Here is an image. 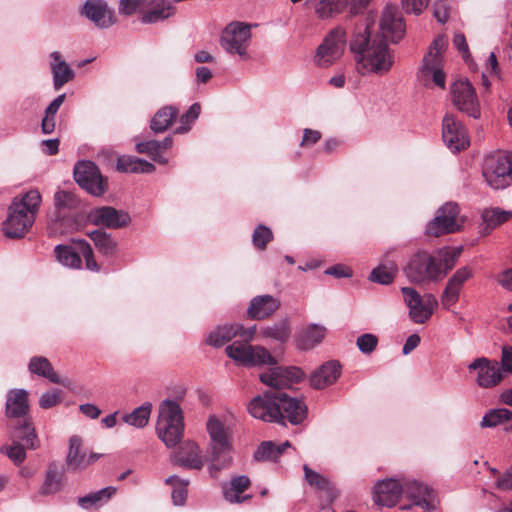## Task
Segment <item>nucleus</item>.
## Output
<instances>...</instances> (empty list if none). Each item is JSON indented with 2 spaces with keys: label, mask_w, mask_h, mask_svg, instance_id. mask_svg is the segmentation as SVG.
<instances>
[{
  "label": "nucleus",
  "mask_w": 512,
  "mask_h": 512,
  "mask_svg": "<svg viewBox=\"0 0 512 512\" xmlns=\"http://www.w3.org/2000/svg\"><path fill=\"white\" fill-rule=\"evenodd\" d=\"M396 276L397 274L390 273V270H386L382 268L381 265H378L372 270L369 279L375 283L389 285L394 281Z\"/></svg>",
  "instance_id": "nucleus-55"
},
{
  "label": "nucleus",
  "mask_w": 512,
  "mask_h": 512,
  "mask_svg": "<svg viewBox=\"0 0 512 512\" xmlns=\"http://www.w3.org/2000/svg\"><path fill=\"white\" fill-rule=\"evenodd\" d=\"M225 351L228 357L243 366H271L268 371L260 374V380L278 391L265 392L262 396L254 397L248 405L251 416L265 422L281 424H284V419H288L293 425L303 422L307 415L306 404L280 391L303 379L304 373L300 368L277 366L276 358L260 345L252 346L235 341Z\"/></svg>",
  "instance_id": "nucleus-1"
},
{
  "label": "nucleus",
  "mask_w": 512,
  "mask_h": 512,
  "mask_svg": "<svg viewBox=\"0 0 512 512\" xmlns=\"http://www.w3.org/2000/svg\"><path fill=\"white\" fill-rule=\"evenodd\" d=\"M100 454L91 453L86 456L82 448V439L74 435L69 440V451L66 457L68 470L79 471L87 468L90 464L98 460Z\"/></svg>",
  "instance_id": "nucleus-21"
},
{
  "label": "nucleus",
  "mask_w": 512,
  "mask_h": 512,
  "mask_svg": "<svg viewBox=\"0 0 512 512\" xmlns=\"http://www.w3.org/2000/svg\"><path fill=\"white\" fill-rule=\"evenodd\" d=\"M374 24L375 16L370 14L363 22L356 25L350 40V50L361 74L383 76L394 64V55L389 49L387 39L393 43L402 39L405 24L393 5L385 7L380 21L381 33H373Z\"/></svg>",
  "instance_id": "nucleus-2"
},
{
  "label": "nucleus",
  "mask_w": 512,
  "mask_h": 512,
  "mask_svg": "<svg viewBox=\"0 0 512 512\" xmlns=\"http://www.w3.org/2000/svg\"><path fill=\"white\" fill-rule=\"evenodd\" d=\"M179 114V110L174 106H164L159 109L153 116L150 128L155 133H162L166 131L175 121Z\"/></svg>",
  "instance_id": "nucleus-32"
},
{
  "label": "nucleus",
  "mask_w": 512,
  "mask_h": 512,
  "mask_svg": "<svg viewBox=\"0 0 512 512\" xmlns=\"http://www.w3.org/2000/svg\"><path fill=\"white\" fill-rule=\"evenodd\" d=\"M326 335V328L318 324H311L303 329L297 337V346L301 350H310L322 342Z\"/></svg>",
  "instance_id": "nucleus-30"
},
{
  "label": "nucleus",
  "mask_w": 512,
  "mask_h": 512,
  "mask_svg": "<svg viewBox=\"0 0 512 512\" xmlns=\"http://www.w3.org/2000/svg\"><path fill=\"white\" fill-rule=\"evenodd\" d=\"M51 71L53 74V85L55 90H59L66 83L74 79L75 73L70 66L61 59V54L57 51L51 53Z\"/></svg>",
  "instance_id": "nucleus-28"
},
{
  "label": "nucleus",
  "mask_w": 512,
  "mask_h": 512,
  "mask_svg": "<svg viewBox=\"0 0 512 512\" xmlns=\"http://www.w3.org/2000/svg\"><path fill=\"white\" fill-rule=\"evenodd\" d=\"M280 307V300L272 295H258L251 299L247 309V317L263 320L272 316Z\"/></svg>",
  "instance_id": "nucleus-23"
},
{
  "label": "nucleus",
  "mask_w": 512,
  "mask_h": 512,
  "mask_svg": "<svg viewBox=\"0 0 512 512\" xmlns=\"http://www.w3.org/2000/svg\"><path fill=\"white\" fill-rule=\"evenodd\" d=\"M447 38L444 35H438L430 44L428 53L424 56L423 63H442V54L447 47Z\"/></svg>",
  "instance_id": "nucleus-45"
},
{
  "label": "nucleus",
  "mask_w": 512,
  "mask_h": 512,
  "mask_svg": "<svg viewBox=\"0 0 512 512\" xmlns=\"http://www.w3.org/2000/svg\"><path fill=\"white\" fill-rule=\"evenodd\" d=\"M462 248H442L437 250L435 256L441 263L442 279L455 266L457 259L461 255Z\"/></svg>",
  "instance_id": "nucleus-41"
},
{
  "label": "nucleus",
  "mask_w": 512,
  "mask_h": 512,
  "mask_svg": "<svg viewBox=\"0 0 512 512\" xmlns=\"http://www.w3.org/2000/svg\"><path fill=\"white\" fill-rule=\"evenodd\" d=\"M251 26L241 22L229 24L222 33V47L229 53H236L247 59V47L251 38Z\"/></svg>",
  "instance_id": "nucleus-12"
},
{
  "label": "nucleus",
  "mask_w": 512,
  "mask_h": 512,
  "mask_svg": "<svg viewBox=\"0 0 512 512\" xmlns=\"http://www.w3.org/2000/svg\"><path fill=\"white\" fill-rule=\"evenodd\" d=\"M115 493L116 488L109 486L99 491L79 497L77 502L83 509H90L92 507L99 508L107 503L115 495Z\"/></svg>",
  "instance_id": "nucleus-34"
},
{
  "label": "nucleus",
  "mask_w": 512,
  "mask_h": 512,
  "mask_svg": "<svg viewBox=\"0 0 512 512\" xmlns=\"http://www.w3.org/2000/svg\"><path fill=\"white\" fill-rule=\"evenodd\" d=\"M453 44L458 49V51L462 53L465 60L470 56L468 44L463 33H456L454 35Z\"/></svg>",
  "instance_id": "nucleus-63"
},
{
  "label": "nucleus",
  "mask_w": 512,
  "mask_h": 512,
  "mask_svg": "<svg viewBox=\"0 0 512 512\" xmlns=\"http://www.w3.org/2000/svg\"><path fill=\"white\" fill-rule=\"evenodd\" d=\"M82 14L100 28H108L116 22L114 12L103 0H87L82 8Z\"/></svg>",
  "instance_id": "nucleus-19"
},
{
  "label": "nucleus",
  "mask_w": 512,
  "mask_h": 512,
  "mask_svg": "<svg viewBox=\"0 0 512 512\" xmlns=\"http://www.w3.org/2000/svg\"><path fill=\"white\" fill-rule=\"evenodd\" d=\"M429 0H402V7L407 13L421 14L428 6Z\"/></svg>",
  "instance_id": "nucleus-59"
},
{
  "label": "nucleus",
  "mask_w": 512,
  "mask_h": 512,
  "mask_svg": "<svg viewBox=\"0 0 512 512\" xmlns=\"http://www.w3.org/2000/svg\"><path fill=\"white\" fill-rule=\"evenodd\" d=\"M250 484V479L247 476L241 475L232 478L231 489L224 492L226 500L229 502H240V497L237 494L247 490Z\"/></svg>",
  "instance_id": "nucleus-48"
},
{
  "label": "nucleus",
  "mask_w": 512,
  "mask_h": 512,
  "mask_svg": "<svg viewBox=\"0 0 512 512\" xmlns=\"http://www.w3.org/2000/svg\"><path fill=\"white\" fill-rule=\"evenodd\" d=\"M454 106L470 117H480V105L474 87L468 80H457L451 86Z\"/></svg>",
  "instance_id": "nucleus-11"
},
{
  "label": "nucleus",
  "mask_w": 512,
  "mask_h": 512,
  "mask_svg": "<svg viewBox=\"0 0 512 512\" xmlns=\"http://www.w3.org/2000/svg\"><path fill=\"white\" fill-rule=\"evenodd\" d=\"M470 371H476V382L482 388H492L503 379V372L496 360L486 357L475 359L469 366Z\"/></svg>",
  "instance_id": "nucleus-16"
},
{
  "label": "nucleus",
  "mask_w": 512,
  "mask_h": 512,
  "mask_svg": "<svg viewBox=\"0 0 512 512\" xmlns=\"http://www.w3.org/2000/svg\"><path fill=\"white\" fill-rule=\"evenodd\" d=\"M200 112H201L200 104L199 103L192 104L190 106V108L188 109V111L180 117L179 121H180L181 125L178 128H176L175 134L187 133L191 128V124L194 123L197 120V118L199 117Z\"/></svg>",
  "instance_id": "nucleus-49"
},
{
  "label": "nucleus",
  "mask_w": 512,
  "mask_h": 512,
  "mask_svg": "<svg viewBox=\"0 0 512 512\" xmlns=\"http://www.w3.org/2000/svg\"><path fill=\"white\" fill-rule=\"evenodd\" d=\"M173 146L172 137H166L162 141L148 140L140 142L136 145L138 153L148 155L153 161L164 165L168 163V158L165 153Z\"/></svg>",
  "instance_id": "nucleus-26"
},
{
  "label": "nucleus",
  "mask_w": 512,
  "mask_h": 512,
  "mask_svg": "<svg viewBox=\"0 0 512 512\" xmlns=\"http://www.w3.org/2000/svg\"><path fill=\"white\" fill-rule=\"evenodd\" d=\"M459 206L448 202L439 208L436 217L430 221L426 228L429 236L439 237L444 234L454 233L460 229L458 224Z\"/></svg>",
  "instance_id": "nucleus-13"
},
{
  "label": "nucleus",
  "mask_w": 512,
  "mask_h": 512,
  "mask_svg": "<svg viewBox=\"0 0 512 512\" xmlns=\"http://www.w3.org/2000/svg\"><path fill=\"white\" fill-rule=\"evenodd\" d=\"M351 0H321L316 7V13L320 18H330L341 12Z\"/></svg>",
  "instance_id": "nucleus-46"
},
{
  "label": "nucleus",
  "mask_w": 512,
  "mask_h": 512,
  "mask_svg": "<svg viewBox=\"0 0 512 512\" xmlns=\"http://www.w3.org/2000/svg\"><path fill=\"white\" fill-rule=\"evenodd\" d=\"M57 260L64 266L71 268H79L81 265V253L77 245H57L54 249Z\"/></svg>",
  "instance_id": "nucleus-37"
},
{
  "label": "nucleus",
  "mask_w": 512,
  "mask_h": 512,
  "mask_svg": "<svg viewBox=\"0 0 512 512\" xmlns=\"http://www.w3.org/2000/svg\"><path fill=\"white\" fill-rule=\"evenodd\" d=\"M273 240V233L270 228L265 225H258L253 232L252 242L256 249L265 250L267 244Z\"/></svg>",
  "instance_id": "nucleus-51"
},
{
  "label": "nucleus",
  "mask_w": 512,
  "mask_h": 512,
  "mask_svg": "<svg viewBox=\"0 0 512 512\" xmlns=\"http://www.w3.org/2000/svg\"><path fill=\"white\" fill-rule=\"evenodd\" d=\"M403 494V484L396 479L379 482L374 491V501L377 505L393 507Z\"/></svg>",
  "instance_id": "nucleus-22"
},
{
  "label": "nucleus",
  "mask_w": 512,
  "mask_h": 512,
  "mask_svg": "<svg viewBox=\"0 0 512 512\" xmlns=\"http://www.w3.org/2000/svg\"><path fill=\"white\" fill-rule=\"evenodd\" d=\"M481 217L484 224L482 231L484 234H488L492 229L512 218V211H505L500 208L485 209Z\"/></svg>",
  "instance_id": "nucleus-35"
},
{
  "label": "nucleus",
  "mask_w": 512,
  "mask_h": 512,
  "mask_svg": "<svg viewBox=\"0 0 512 512\" xmlns=\"http://www.w3.org/2000/svg\"><path fill=\"white\" fill-rule=\"evenodd\" d=\"M434 16L440 23H445L449 18V7L446 0H439L433 6Z\"/></svg>",
  "instance_id": "nucleus-61"
},
{
  "label": "nucleus",
  "mask_w": 512,
  "mask_h": 512,
  "mask_svg": "<svg viewBox=\"0 0 512 512\" xmlns=\"http://www.w3.org/2000/svg\"><path fill=\"white\" fill-rule=\"evenodd\" d=\"M41 204V195L30 190L16 196L8 208L7 219L3 223V232L9 238H22L32 227Z\"/></svg>",
  "instance_id": "nucleus-4"
},
{
  "label": "nucleus",
  "mask_w": 512,
  "mask_h": 512,
  "mask_svg": "<svg viewBox=\"0 0 512 512\" xmlns=\"http://www.w3.org/2000/svg\"><path fill=\"white\" fill-rule=\"evenodd\" d=\"M174 12L175 9L170 2L166 0L152 1L148 10L142 15V22L151 24L163 21L172 16Z\"/></svg>",
  "instance_id": "nucleus-31"
},
{
  "label": "nucleus",
  "mask_w": 512,
  "mask_h": 512,
  "mask_svg": "<svg viewBox=\"0 0 512 512\" xmlns=\"http://www.w3.org/2000/svg\"><path fill=\"white\" fill-rule=\"evenodd\" d=\"M289 446L290 443L288 441L278 446H276L272 441H264L255 451L254 458L257 461H276Z\"/></svg>",
  "instance_id": "nucleus-38"
},
{
  "label": "nucleus",
  "mask_w": 512,
  "mask_h": 512,
  "mask_svg": "<svg viewBox=\"0 0 512 512\" xmlns=\"http://www.w3.org/2000/svg\"><path fill=\"white\" fill-rule=\"evenodd\" d=\"M501 365H502L504 372H509L512 374V347L511 346L505 345L502 347Z\"/></svg>",
  "instance_id": "nucleus-64"
},
{
  "label": "nucleus",
  "mask_w": 512,
  "mask_h": 512,
  "mask_svg": "<svg viewBox=\"0 0 512 512\" xmlns=\"http://www.w3.org/2000/svg\"><path fill=\"white\" fill-rule=\"evenodd\" d=\"M401 292L405 303L409 307V315L412 321L417 324H423L428 321L433 314V310L438 305L435 297L428 294L422 298L420 294L411 287H403Z\"/></svg>",
  "instance_id": "nucleus-10"
},
{
  "label": "nucleus",
  "mask_w": 512,
  "mask_h": 512,
  "mask_svg": "<svg viewBox=\"0 0 512 512\" xmlns=\"http://www.w3.org/2000/svg\"><path fill=\"white\" fill-rule=\"evenodd\" d=\"M29 371L39 376L47 378L52 383H61L58 374L54 371L50 361L42 356L31 358L29 363Z\"/></svg>",
  "instance_id": "nucleus-36"
},
{
  "label": "nucleus",
  "mask_w": 512,
  "mask_h": 512,
  "mask_svg": "<svg viewBox=\"0 0 512 512\" xmlns=\"http://www.w3.org/2000/svg\"><path fill=\"white\" fill-rule=\"evenodd\" d=\"M256 326L245 329L241 324L223 325L212 331L207 343L214 347H221L234 337L239 336L244 342H249L254 338Z\"/></svg>",
  "instance_id": "nucleus-18"
},
{
  "label": "nucleus",
  "mask_w": 512,
  "mask_h": 512,
  "mask_svg": "<svg viewBox=\"0 0 512 512\" xmlns=\"http://www.w3.org/2000/svg\"><path fill=\"white\" fill-rule=\"evenodd\" d=\"M304 472L305 478L311 486H314L320 490H325L328 488L329 482L324 476L310 469L307 465H304Z\"/></svg>",
  "instance_id": "nucleus-57"
},
{
  "label": "nucleus",
  "mask_w": 512,
  "mask_h": 512,
  "mask_svg": "<svg viewBox=\"0 0 512 512\" xmlns=\"http://www.w3.org/2000/svg\"><path fill=\"white\" fill-rule=\"evenodd\" d=\"M321 139V133L318 130L304 129L301 141L302 147H311Z\"/></svg>",
  "instance_id": "nucleus-62"
},
{
  "label": "nucleus",
  "mask_w": 512,
  "mask_h": 512,
  "mask_svg": "<svg viewBox=\"0 0 512 512\" xmlns=\"http://www.w3.org/2000/svg\"><path fill=\"white\" fill-rule=\"evenodd\" d=\"M346 32L342 27H335L318 46L314 62L318 67H329L341 58L346 45Z\"/></svg>",
  "instance_id": "nucleus-9"
},
{
  "label": "nucleus",
  "mask_w": 512,
  "mask_h": 512,
  "mask_svg": "<svg viewBox=\"0 0 512 512\" xmlns=\"http://www.w3.org/2000/svg\"><path fill=\"white\" fill-rule=\"evenodd\" d=\"M341 374V365L331 360L321 365L310 377V384L315 389H323L333 384Z\"/></svg>",
  "instance_id": "nucleus-27"
},
{
  "label": "nucleus",
  "mask_w": 512,
  "mask_h": 512,
  "mask_svg": "<svg viewBox=\"0 0 512 512\" xmlns=\"http://www.w3.org/2000/svg\"><path fill=\"white\" fill-rule=\"evenodd\" d=\"M482 174L492 188H505L512 181V156L505 153L488 156L484 161Z\"/></svg>",
  "instance_id": "nucleus-8"
},
{
  "label": "nucleus",
  "mask_w": 512,
  "mask_h": 512,
  "mask_svg": "<svg viewBox=\"0 0 512 512\" xmlns=\"http://www.w3.org/2000/svg\"><path fill=\"white\" fill-rule=\"evenodd\" d=\"M96 248L104 255H113L116 251V242L104 231L95 230L89 234Z\"/></svg>",
  "instance_id": "nucleus-44"
},
{
  "label": "nucleus",
  "mask_w": 512,
  "mask_h": 512,
  "mask_svg": "<svg viewBox=\"0 0 512 512\" xmlns=\"http://www.w3.org/2000/svg\"><path fill=\"white\" fill-rule=\"evenodd\" d=\"M11 445H5L1 447V452L15 464L21 465L26 459V448L27 444L22 439L14 438Z\"/></svg>",
  "instance_id": "nucleus-43"
},
{
  "label": "nucleus",
  "mask_w": 512,
  "mask_h": 512,
  "mask_svg": "<svg viewBox=\"0 0 512 512\" xmlns=\"http://www.w3.org/2000/svg\"><path fill=\"white\" fill-rule=\"evenodd\" d=\"M472 276V272L467 267L458 269L449 279L441 297L443 306L454 305L458 299L463 284Z\"/></svg>",
  "instance_id": "nucleus-25"
},
{
  "label": "nucleus",
  "mask_w": 512,
  "mask_h": 512,
  "mask_svg": "<svg viewBox=\"0 0 512 512\" xmlns=\"http://www.w3.org/2000/svg\"><path fill=\"white\" fill-rule=\"evenodd\" d=\"M512 417V412L507 409H496L487 413L481 422L482 427H495L499 424L509 421Z\"/></svg>",
  "instance_id": "nucleus-50"
},
{
  "label": "nucleus",
  "mask_w": 512,
  "mask_h": 512,
  "mask_svg": "<svg viewBox=\"0 0 512 512\" xmlns=\"http://www.w3.org/2000/svg\"><path fill=\"white\" fill-rule=\"evenodd\" d=\"M29 393L24 389H11L7 392L5 416L14 438L26 442L28 449H37L40 441L37 437L32 419L29 416Z\"/></svg>",
  "instance_id": "nucleus-3"
},
{
  "label": "nucleus",
  "mask_w": 512,
  "mask_h": 512,
  "mask_svg": "<svg viewBox=\"0 0 512 512\" xmlns=\"http://www.w3.org/2000/svg\"><path fill=\"white\" fill-rule=\"evenodd\" d=\"M73 244L77 245V248L81 253V256L85 260L86 268L91 271H99V265L97 264L94 258L93 250L90 244L83 239L73 240Z\"/></svg>",
  "instance_id": "nucleus-52"
},
{
  "label": "nucleus",
  "mask_w": 512,
  "mask_h": 512,
  "mask_svg": "<svg viewBox=\"0 0 512 512\" xmlns=\"http://www.w3.org/2000/svg\"><path fill=\"white\" fill-rule=\"evenodd\" d=\"M65 98H66L65 94L59 95L46 108L45 116L42 119V124H41L42 132L44 134H51L52 132H54L55 125H56V121H55L56 114H57L59 108L61 107V105L63 104V102L65 101Z\"/></svg>",
  "instance_id": "nucleus-40"
},
{
  "label": "nucleus",
  "mask_w": 512,
  "mask_h": 512,
  "mask_svg": "<svg viewBox=\"0 0 512 512\" xmlns=\"http://www.w3.org/2000/svg\"><path fill=\"white\" fill-rule=\"evenodd\" d=\"M443 62L442 63H423L422 72L425 76H431L433 82L435 85L445 88V74L442 70Z\"/></svg>",
  "instance_id": "nucleus-53"
},
{
  "label": "nucleus",
  "mask_w": 512,
  "mask_h": 512,
  "mask_svg": "<svg viewBox=\"0 0 512 512\" xmlns=\"http://www.w3.org/2000/svg\"><path fill=\"white\" fill-rule=\"evenodd\" d=\"M63 396V391L60 389H55L51 392H46L42 394L39 400V406L43 409H49L51 407L56 406L61 403Z\"/></svg>",
  "instance_id": "nucleus-58"
},
{
  "label": "nucleus",
  "mask_w": 512,
  "mask_h": 512,
  "mask_svg": "<svg viewBox=\"0 0 512 512\" xmlns=\"http://www.w3.org/2000/svg\"><path fill=\"white\" fill-rule=\"evenodd\" d=\"M147 0H120L119 12L125 15L134 14Z\"/></svg>",
  "instance_id": "nucleus-60"
},
{
  "label": "nucleus",
  "mask_w": 512,
  "mask_h": 512,
  "mask_svg": "<svg viewBox=\"0 0 512 512\" xmlns=\"http://www.w3.org/2000/svg\"><path fill=\"white\" fill-rule=\"evenodd\" d=\"M399 258V252L397 247H391L389 248L383 257L381 258V261L379 265L382 266V268L386 270H390V273L398 274L399 268L397 264V260Z\"/></svg>",
  "instance_id": "nucleus-54"
},
{
  "label": "nucleus",
  "mask_w": 512,
  "mask_h": 512,
  "mask_svg": "<svg viewBox=\"0 0 512 512\" xmlns=\"http://www.w3.org/2000/svg\"><path fill=\"white\" fill-rule=\"evenodd\" d=\"M259 335L262 338H272L276 341L284 343L288 341L291 335V328L287 319L280 320L272 326L264 327L260 330Z\"/></svg>",
  "instance_id": "nucleus-39"
},
{
  "label": "nucleus",
  "mask_w": 512,
  "mask_h": 512,
  "mask_svg": "<svg viewBox=\"0 0 512 512\" xmlns=\"http://www.w3.org/2000/svg\"><path fill=\"white\" fill-rule=\"evenodd\" d=\"M88 218L95 225L111 229L126 227L131 222V217L127 212L117 210L110 206H103L91 210Z\"/></svg>",
  "instance_id": "nucleus-17"
},
{
  "label": "nucleus",
  "mask_w": 512,
  "mask_h": 512,
  "mask_svg": "<svg viewBox=\"0 0 512 512\" xmlns=\"http://www.w3.org/2000/svg\"><path fill=\"white\" fill-rule=\"evenodd\" d=\"M151 410L152 405L150 403H145L134 409L131 413L125 414L122 417V420L131 426L143 428L148 424Z\"/></svg>",
  "instance_id": "nucleus-42"
},
{
  "label": "nucleus",
  "mask_w": 512,
  "mask_h": 512,
  "mask_svg": "<svg viewBox=\"0 0 512 512\" xmlns=\"http://www.w3.org/2000/svg\"><path fill=\"white\" fill-rule=\"evenodd\" d=\"M207 431L210 436L211 465L210 473L213 477L232 463V443L228 437L225 425L215 416L207 422Z\"/></svg>",
  "instance_id": "nucleus-5"
},
{
  "label": "nucleus",
  "mask_w": 512,
  "mask_h": 512,
  "mask_svg": "<svg viewBox=\"0 0 512 512\" xmlns=\"http://www.w3.org/2000/svg\"><path fill=\"white\" fill-rule=\"evenodd\" d=\"M403 493L413 501V505L427 510L435 509L436 500L432 489L416 480H407L403 484Z\"/></svg>",
  "instance_id": "nucleus-20"
},
{
  "label": "nucleus",
  "mask_w": 512,
  "mask_h": 512,
  "mask_svg": "<svg viewBox=\"0 0 512 512\" xmlns=\"http://www.w3.org/2000/svg\"><path fill=\"white\" fill-rule=\"evenodd\" d=\"M378 344V338L370 333L363 334L357 338L356 345L364 354L372 353Z\"/></svg>",
  "instance_id": "nucleus-56"
},
{
  "label": "nucleus",
  "mask_w": 512,
  "mask_h": 512,
  "mask_svg": "<svg viewBox=\"0 0 512 512\" xmlns=\"http://www.w3.org/2000/svg\"><path fill=\"white\" fill-rule=\"evenodd\" d=\"M404 273L410 282L422 284L442 279L441 263L434 254L418 251L409 259Z\"/></svg>",
  "instance_id": "nucleus-7"
},
{
  "label": "nucleus",
  "mask_w": 512,
  "mask_h": 512,
  "mask_svg": "<svg viewBox=\"0 0 512 512\" xmlns=\"http://www.w3.org/2000/svg\"><path fill=\"white\" fill-rule=\"evenodd\" d=\"M54 200H55V206L58 210V215H57L58 219H60L61 217L62 218L66 217V214L62 213L63 209H66V208L73 209V208H76L79 204V200L76 197V195L74 193L68 192V191H58L54 196Z\"/></svg>",
  "instance_id": "nucleus-47"
},
{
  "label": "nucleus",
  "mask_w": 512,
  "mask_h": 512,
  "mask_svg": "<svg viewBox=\"0 0 512 512\" xmlns=\"http://www.w3.org/2000/svg\"><path fill=\"white\" fill-rule=\"evenodd\" d=\"M64 478L63 467L55 462L48 465L46 476L40 487L41 495L54 494L61 490Z\"/></svg>",
  "instance_id": "nucleus-29"
},
{
  "label": "nucleus",
  "mask_w": 512,
  "mask_h": 512,
  "mask_svg": "<svg viewBox=\"0 0 512 512\" xmlns=\"http://www.w3.org/2000/svg\"><path fill=\"white\" fill-rule=\"evenodd\" d=\"M442 137L452 152L464 150L470 144L467 129L453 114H446L443 118Z\"/></svg>",
  "instance_id": "nucleus-15"
},
{
  "label": "nucleus",
  "mask_w": 512,
  "mask_h": 512,
  "mask_svg": "<svg viewBox=\"0 0 512 512\" xmlns=\"http://www.w3.org/2000/svg\"><path fill=\"white\" fill-rule=\"evenodd\" d=\"M117 170L125 173H151L155 170V166L134 156H121L117 161Z\"/></svg>",
  "instance_id": "nucleus-33"
},
{
  "label": "nucleus",
  "mask_w": 512,
  "mask_h": 512,
  "mask_svg": "<svg viewBox=\"0 0 512 512\" xmlns=\"http://www.w3.org/2000/svg\"><path fill=\"white\" fill-rule=\"evenodd\" d=\"M184 423L182 409L171 400L163 401L159 406V416L156 425L158 437L167 447H174L183 436Z\"/></svg>",
  "instance_id": "nucleus-6"
},
{
  "label": "nucleus",
  "mask_w": 512,
  "mask_h": 512,
  "mask_svg": "<svg viewBox=\"0 0 512 512\" xmlns=\"http://www.w3.org/2000/svg\"><path fill=\"white\" fill-rule=\"evenodd\" d=\"M75 181L85 190L101 195L106 190V182L97 166L91 161H81L74 168Z\"/></svg>",
  "instance_id": "nucleus-14"
},
{
  "label": "nucleus",
  "mask_w": 512,
  "mask_h": 512,
  "mask_svg": "<svg viewBox=\"0 0 512 512\" xmlns=\"http://www.w3.org/2000/svg\"><path fill=\"white\" fill-rule=\"evenodd\" d=\"M172 461L175 465L186 469H202L204 462L200 455L199 447L191 441L183 442L174 453Z\"/></svg>",
  "instance_id": "nucleus-24"
}]
</instances>
